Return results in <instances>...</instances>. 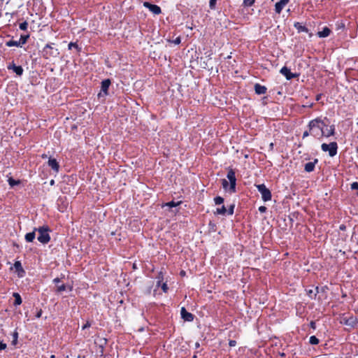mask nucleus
<instances>
[{"label": "nucleus", "mask_w": 358, "mask_h": 358, "mask_svg": "<svg viewBox=\"0 0 358 358\" xmlns=\"http://www.w3.org/2000/svg\"><path fill=\"white\" fill-rule=\"evenodd\" d=\"M308 128L310 129V136L318 140L334 136L336 132L335 125L330 124L327 117H317L310 120Z\"/></svg>", "instance_id": "1"}, {"label": "nucleus", "mask_w": 358, "mask_h": 358, "mask_svg": "<svg viewBox=\"0 0 358 358\" xmlns=\"http://www.w3.org/2000/svg\"><path fill=\"white\" fill-rule=\"evenodd\" d=\"M34 231L38 232L37 239L42 244H47L50 241L49 234L50 229L48 226L44 225L38 228H34Z\"/></svg>", "instance_id": "2"}, {"label": "nucleus", "mask_w": 358, "mask_h": 358, "mask_svg": "<svg viewBox=\"0 0 358 358\" xmlns=\"http://www.w3.org/2000/svg\"><path fill=\"white\" fill-rule=\"evenodd\" d=\"M321 149L323 152H328L330 157H334L337 155L338 144L336 142H331L329 144L322 143Z\"/></svg>", "instance_id": "3"}, {"label": "nucleus", "mask_w": 358, "mask_h": 358, "mask_svg": "<svg viewBox=\"0 0 358 358\" xmlns=\"http://www.w3.org/2000/svg\"><path fill=\"white\" fill-rule=\"evenodd\" d=\"M258 191L262 194V198L264 201H268L271 200V191L266 187L264 184L256 185H255Z\"/></svg>", "instance_id": "4"}, {"label": "nucleus", "mask_w": 358, "mask_h": 358, "mask_svg": "<svg viewBox=\"0 0 358 358\" xmlns=\"http://www.w3.org/2000/svg\"><path fill=\"white\" fill-rule=\"evenodd\" d=\"M227 177L230 182L229 190L231 192L234 193L236 192V178L235 171L232 169H230L228 171Z\"/></svg>", "instance_id": "5"}, {"label": "nucleus", "mask_w": 358, "mask_h": 358, "mask_svg": "<svg viewBox=\"0 0 358 358\" xmlns=\"http://www.w3.org/2000/svg\"><path fill=\"white\" fill-rule=\"evenodd\" d=\"M43 52L46 56H53L55 57L59 55V52L57 49H54L51 45L47 44L43 48Z\"/></svg>", "instance_id": "6"}, {"label": "nucleus", "mask_w": 358, "mask_h": 358, "mask_svg": "<svg viewBox=\"0 0 358 358\" xmlns=\"http://www.w3.org/2000/svg\"><path fill=\"white\" fill-rule=\"evenodd\" d=\"M143 5L145 8H148L150 11L155 15H159L162 12L161 8L157 5L152 4L149 2H145Z\"/></svg>", "instance_id": "7"}, {"label": "nucleus", "mask_w": 358, "mask_h": 358, "mask_svg": "<svg viewBox=\"0 0 358 358\" xmlns=\"http://www.w3.org/2000/svg\"><path fill=\"white\" fill-rule=\"evenodd\" d=\"M280 72L282 75H283L286 78L287 80H289L297 77V75L295 73H292L290 71V69H288L287 66H283L280 69Z\"/></svg>", "instance_id": "8"}, {"label": "nucleus", "mask_w": 358, "mask_h": 358, "mask_svg": "<svg viewBox=\"0 0 358 358\" xmlns=\"http://www.w3.org/2000/svg\"><path fill=\"white\" fill-rule=\"evenodd\" d=\"M181 317L187 322H192L194 320V315L186 310L185 308L182 307L180 310Z\"/></svg>", "instance_id": "9"}, {"label": "nucleus", "mask_w": 358, "mask_h": 358, "mask_svg": "<svg viewBox=\"0 0 358 358\" xmlns=\"http://www.w3.org/2000/svg\"><path fill=\"white\" fill-rule=\"evenodd\" d=\"M13 266L15 269V271L17 273L18 277L22 278L25 274V271L22 268L21 262L20 261H16L14 263Z\"/></svg>", "instance_id": "10"}, {"label": "nucleus", "mask_w": 358, "mask_h": 358, "mask_svg": "<svg viewBox=\"0 0 358 358\" xmlns=\"http://www.w3.org/2000/svg\"><path fill=\"white\" fill-rule=\"evenodd\" d=\"M289 0H280L275 5V11L276 13L280 14L284 7L289 3Z\"/></svg>", "instance_id": "11"}, {"label": "nucleus", "mask_w": 358, "mask_h": 358, "mask_svg": "<svg viewBox=\"0 0 358 358\" xmlns=\"http://www.w3.org/2000/svg\"><path fill=\"white\" fill-rule=\"evenodd\" d=\"M8 69L13 70L17 76H22L23 73V69L21 66H16L14 63L10 64L7 66Z\"/></svg>", "instance_id": "12"}, {"label": "nucleus", "mask_w": 358, "mask_h": 358, "mask_svg": "<svg viewBox=\"0 0 358 358\" xmlns=\"http://www.w3.org/2000/svg\"><path fill=\"white\" fill-rule=\"evenodd\" d=\"M48 164L49 166H50L52 169L54 170L55 172L59 171V165L55 159L50 158L48 162Z\"/></svg>", "instance_id": "13"}, {"label": "nucleus", "mask_w": 358, "mask_h": 358, "mask_svg": "<svg viewBox=\"0 0 358 358\" xmlns=\"http://www.w3.org/2000/svg\"><path fill=\"white\" fill-rule=\"evenodd\" d=\"M266 87L264 85H261L258 83L255 85V91L257 94H264L266 92Z\"/></svg>", "instance_id": "14"}, {"label": "nucleus", "mask_w": 358, "mask_h": 358, "mask_svg": "<svg viewBox=\"0 0 358 358\" xmlns=\"http://www.w3.org/2000/svg\"><path fill=\"white\" fill-rule=\"evenodd\" d=\"M317 162V159H315L314 162H310L306 163L304 166L305 171L308 173L312 172L314 170L315 164Z\"/></svg>", "instance_id": "15"}, {"label": "nucleus", "mask_w": 358, "mask_h": 358, "mask_svg": "<svg viewBox=\"0 0 358 358\" xmlns=\"http://www.w3.org/2000/svg\"><path fill=\"white\" fill-rule=\"evenodd\" d=\"M110 85V80L109 79L103 80L101 82V91L103 92H104L105 94H108V90Z\"/></svg>", "instance_id": "16"}, {"label": "nucleus", "mask_w": 358, "mask_h": 358, "mask_svg": "<svg viewBox=\"0 0 358 358\" xmlns=\"http://www.w3.org/2000/svg\"><path fill=\"white\" fill-rule=\"evenodd\" d=\"M330 33H331V30L328 27H325L323 28V29L321 31H319L317 33V36L320 38H325V37L329 36Z\"/></svg>", "instance_id": "17"}, {"label": "nucleus", "mask_w": 358, "mask_h": 358, "mask_svg": "<svg viewBox=\"0 0 358 358\" xmlns=\"http://www.w3.org/2000/svg\"><path fill=\"white\" fill-rule=\"evenodd\" d=\"M294 27L297 29L298 32L308 33L309 31L306 27L302 25L300 22H296L294 24Z\"/></svg>", "instance_id": "18"}, {"label": "nucleus", "mask_w": 358, "mask_h": 358, "mask_svg": "<svg viewBox=\"0 0 358 358\" xmlns=\"http://www.w3.org/2000/svg\"><path fill=\"white\" fill-rule=\"evenodd\" d=\"M35 232H36V231H34V229L33 231L27 233L25 235V240L27 242L30 243V242H32L35 239V237H36Z\"/></svg>", "instance_id": "19"}, {"label": "nucleus", "mask_w": 358, "mask_h": 358, "mask_svg": "<svg viewBox=\"0 0 358 358\" xmlns=\"http://www.w3.org/2000/svg\"><path fill=\"white\" fill-rule=\"evenodd\" d=\"M13 296L15 298L14 306H17L20 305L22 303V298H21L20 294H18L17 292H14L13 294Z\"/></svg>", "instance_id": "20"}, {"label": "nucleus", "mask_w": 358, "mask_h": 358, "mask_svg": "<svg viewBox=\"0 0 358 358\" xmlns=\"http://www.w3.org/2000/svg\"><path fill=\"white\" fill-rule=\"evenodd\" d=\"M6 45L8 47L16 46V47H22L20 42L18 41L10 40L6 43Z\"/></svg>", "instance_id": "21"}, {"label": "nucleus", "mask_w": 358, "mask_h": 358, "mask_svg": "<svg viewBox=\"0 0 358 358\" xmlns=\"http://www.w3.org/2000/svg\"><path fill=\"white\" fill-rule=\"evenodd\" d=\"M29 38V34L27 35H21L20 40L18 41L22 47L23 45H24L27 42L28 38Z\"/></svg>", "instance_id": "22"}, {"label": "nucleus", "mask_w": 358, "mask_h": 358, "mask_svg": "<svg viewBox=\"0 0 358 358\" xmlns=\"http://www.w3.org/2000/svg\"><path fill=\"white\" fill-rule=\"evenodd\" d=\"M8 182L10 187H13L15 185H19L20 183V180H16L13 178H9L8 179Z\"/></svg>", "instance_id": "23"}, {"label": "nucleus", "mask_w": 358, "mask_h": 358, "mask_svg": "<svg viewBox=\"0 0 358 358\" xmlns=\"http://www.w3.org/2000/svg\"><path fill=\"white\" fill-rule=\"evenodd\" d=\"M216 213L218 215H225L227 213V209L224 206H222L220 208H217L216 210Z\"/></svg>", "instance_id": "24"}, {"label": "nucleus", "mask_w": 358, "mask_h": 358, "mask_svg": "<svg viewBox=\"0 0 358 358\" xmlns=\"http://www.w3.org/2000/svg\"><path fill=\"white\" fill-rule=\"evenodd\" d=\"M309 342L311 345H317L319 343V339L316 336H312L310 337Z\"/></svg>", "instance_id": "25"}, {"label": "nucleus", "mask_w": 358, "mask_h": 358, "mask_svg": "<svg viewBox=\"0 0 358 358\" xmlns=\"http://www.w3.org/2000/svg\"><path fill=\"white\" fill-rule=\"evenodd\" d=\"M214 201L216 205H220L224 202V199L221 196H216L214 199Z\"/></svg>", "instance_id": "26"}, {"label": "nucleus", "mask_w": 358, "mask_h": 358, "mask_svg": "<svg viewBox=\"0 0 358 358\" xmlns=\"http://www.w3.org/2000/svg\"><path fill=\"white\" fill-rule=\"evenodd\" d=\"M180 203V202H174V201H170L165 204V206H169L170 208L176 207L178 206Z\"/></svg>", "instance_id": "27"}, {"label": "nucleus", "mask_w": 358, "mask_h": 358, "mask_svg": "<svg viewBox=\"0 0 358 358\" xmlns=\"http://www.w3.org/2000/svg\"><path fill=\"white\" fill-rule=\"evenodd\" d=\"M255 1V0H243V4L245 6H252L254 4Z\"/></svg>", "instance_id": "28"}, {"label": "nucleus", "mask_w": 358, "mask_h": 358, "mask_svg": "<svg viewBox=\"0 0 358 358\" xmlns=\"http://www.w3.org/2000/svg\"><path fill=\"white\" fill-rule=\"evenodd\" d=\"M66 289V286L64 284L61 285H58L57 287V292H64L65 291Z\"/></svg>", "instance_id": "29"}, {"label": "nucleus", "mask_w": 358, "mask_h": 358, "mask_svg": "<svg viewBox=\"0 0 358 358\" xmlns=\"http://www.w3.org/2000/svg\"><path fill=\"white\" fill-rule=\"evenodd\" d=\"M306 292L307 294L312 299L315 298L317 295V293H314L313 289H306Z\"/></svg>", "instance_id": "30"}, {"label": "nucleus", "mask_w": 358, "mask_h": 358, "mask_svg": "<svg viewBox=\"0 0 358 358\" xmlns=\"http://www.w3.org/2000/svg\"><path fill=\"white\" fill-rule=\"evenodd\" d=\"M19 27L21 30H26L28 27V23L25 21L20 24Z\"/></svg>", "instance_id": "31"}, {"label": "nucleus", "mask_w": 358, "mask_h": 358, "mask_svg": "<svg viewBox=\"0 0 358 358\" xmlns=\"http://www.w3.org/2000/svg\"><path fill=\"white\" fill-rule=\"evenodd\" d=\"M13 343L15 345L17 343V338H18V334L17 331H15L13 334Z\"/></svg>", "instance_id": "32"}, {"label": "nucleus", "mask_w": 358, "mask_h": 358, "mask_svg": "<svg viewBox=\"0 0 358 358\" xmlns=\"http://www.w3.org/2000/svg\"><path fill=\"white\" fill-rule=\"evenodd\" d=\"M234 205H231L229 208V209L227 210L229 215H233L234 214Z\"/></svg>", "instance_id": "33"}, {"label": "nucleus", "mask_w": 358, "mask_h": 358, "mask_svg": "<svg viewBox=\"0 0 358 358\" xmlns=\"http://www.w3.org/2000/svg\"><path fill=\"white\" fill-rule=\"evenodd\" d=\"M161 287H162V290H163V292H165V293H166V292H167V291H168L169 288H168V286H167V285H166V282H164V283L162 285Z\"/></svg>", "instance_id": "34"}, {"label": "nucleus", "mask_w": 358, "mask_h": 358, "mask_svg": "<svg viewBox=\"0 0 358 358\" xmlns=\"http://www.w3.org/2000/svg\"><path fill=\"white\" fill-rule=\"evenodd\" d=\"M351 189L358 190V182H354L351 184Z\"/></svg>", "instance_id": "35"}, {"label": "nucleus", "mask_w": 358, "mask_h": 358, "mask_svg": "<svg viewBox=\"0 0 358 358\" xmlns=\"http://www.w3.org/2000/svg\"><path fill=\"white\" fill-rule=\"evenodd\" d=\"M216 1H217V0H210L209 6H210V8H214Z\"/></svg>", "instance_id": "36"}, {"label": "nucleus", "mask_w": 358, "mask_h": 358, "mask_svg": "<svg viewBox=\"0 0 358 358\" xmlns=\"http://www.w3.org/2000/svg\"><path fill=\"white\" fill-rule=\"evenodd\" d=\"M68 46H69V49H70V50H71L72 48H78V45H77L76 43H72V42H71V43H70L69 44V45H68Z\"/></svg>", "instance_id": "37"}, {"label": "nucleus", "mask_w": 358, "mask_h": 358, "mask_svg": "<svg viewBox=\"0 0 358 358\" xmlns=\"http://www.w3.org/2000/svg\"><path fill=\"white\" fill-rule=\"evenodd\" d=\"M91 327V323L90 322H87L82 327L83 330L87 329V328H89Z\"/></svg>", "instance_id": "38"}, {"label": "nucleus", "mask_w": 358, "mask_h": 358, "mask_svg": "<svg viewBox=\"0 0 358 358\" xmlns=\"http://www.w3.org/2000/svg\"><path fill=\"white\" fill-rule=\"evenodd\" d=\"M309 135H310V129H308V130H306L303 132V138H306L307 136H308Z\"/></svg>", "instance_id": "39"}, {"label": "nucleus", "mask_w": 358, "mask_h": 358, "mask_svg": "<svg viewBox=\"0 0 358 358\" xmlns=\"http://www.w3.org/2000/svg\"><path fill=\"white\" fill-rule=\"evenodd\" d=\"M222 184L223 188H224V189H227V186H228V182L227 181V180L223 179V180H222Z\"/></svg>", "instance_id": "40"}, {"label": "nucleus", "mask_w": 358, "mask_h": 358, "mask_svg": "<svg viewBox=\"0 0 358 358\" xmlns=\"http://www.w3.org/2000/svg\"><path fill=\"white\" fill-rule=\"evenodd\" d=\"M266 206H262L259 208V211L260 213H265L266 211Z\"/></svg>", "instance_id": "41"}, {"label": "nucleus", "mask_w": 358, "mask_h": 358, "mask_svg": "<svg viewBox=\"0 0 358 358\" xmlns=\"http://www.w3.org/2000/svg\"><path fill=\"white\" fill-rule=\"evenodd\" d=\"M229 345L230 347H234L236 345V341L234 340H230L229 342Z\"/></svg>", "instance_id": "42"}, {"label": "nucleus", "mask_w": 358, "mask_h": 358, "mask_svg": "<svg viewBox=\"0 0 358 358\" xmlns=\"http://www.w3.org/2000/svg\"><path fill=\"white\" fill-rule=\"evenodd\" d=\"M42 313H43L42 310H41V309H39V310L37 311L36 314V318H40V317H41V315H42Z\"/></svg>", "instance_id": "43"}, {"label": "nucleus", "mask_w": 358, "mask_h": 358, "mask_svg": "<svg viewBox=\"0 0 358 358\" xmlns=\"http://www.w3.org/2000/svg\"><path fill=\"white\" fill-rule=\"evenodd\" d=\"M6 348V344L2 342H0V351L4 350Z\"/></svg>", "instance_id": "44"}, {"label": "nucleus", "mask_w": 358, "mask_h": 358, "mask_svg": "<svg viewBox=\"0 0 358 358\" xmlns=\"http://www.w3.org/2000/svg\"><path fill=\"white\" fill-rule=\"evenodd\" d=\"M53 282L55 283V284H57L60 282V279L59 278H56L53 280Z\"/></svg>", "instance_id": "45"}, {"label": "nucleus", "mask_w": 358, "mask_h": 358, "mask_svg": "<svg viewBox=\"0 0 358 358\" xmlns=\"http://www.w3.org/2000/svg\"><path fill=\"white\" fill-rule=\"evenodd\" d=\"M174 43L176 44H179L180 43V38H177L175 41H174Z\"/></svg>", "instance_id": "46"}, {"label": "nucleus", "mask_w": 358, "mask_h": 358, "mask_svg": "<svg viewBox=\"0 0 358 358\" xmlns=\"http://www.w3.org/2000/svg\"><path fill=\"white\" fill-rule=\"evenodd\" d=\"M310 326H311V327L315 328V322H310Z\"/></svg>", "instance_id": "47"}, {"label": "nucleus", "mask_w": 358, "mask_h": 358, "mask_svg": "<svg viewBox=\"0 0 358 358\" xmlns=\"http://www.w3.org/2000/svg\"><path fill=\"white\" fill-rule=\"evenodd\" d=\"M160 284H161V280H158V282H157V287H159V286H160Z\"/></svg>", "instance_id": "48"}, {"label": "nucleus", "mask_w": 358, "mask_h": 358, "mask_svg": "<svg viewBox=\"0 0 358 358\" xmlns=\"http://www.w3.org/2000/svg\"><path fill=\"white\" fill-rule=\"evenodd\" d=\"M54 184H55V180H52L50 181V185H53Z\"/></svg>", "instance_id": "49"}, {"label": "nucleus", "mask_w": 358, "mask_h": 358, "mask_svg": "<svg viewBox=\"0 0 358 358\" xmlns=\"http://www.w3.org/2000/svg\"><path fill=\"white\" fill-rule=\"evenodd\" d=\"M195 346H196V348H199V343L198 342H196L195 343Z\"/></svg>", "instance_id": "50"}, {"label": "nucleus", "mask_w": 358, "mask_h": 358, "mask_svg": "<svg viewBox=\"0 0 358 358\" xmlns=\"http://www.w3.org/2000/svg\"><path fill=\"white\" fill-rule=\"evenodd\" d=\"M185 274V272L184 271H181V275H184Z\"/></svg>", "instance_id": "51"}, {"label": "nucleus", "mask_w": 358, "mask_h": 358, "mask_svg": "<svg viewBox=\"0 0 358 358\" xmlns=\"http://www.w3.org/2000/svg\"><path fill=\"white\" fill-rule=\"evenodd\" d=\"M193 358H196V355H194Z\"/></svg>", "instance_id": "52"}, {"label": "nucleus", "mask_w": 358, "mask_h": 358, "mask_svg": "<svg viewBox=\"0 0 358 358\" xmlns=\"http://www.w3.org/2000/svg\"><path fill=\"white\" fill-rule=\"evenodd\" d=\"M357 151H358V147H357Z\"/></svg>", "instance_id": "53"}]
</instances>
